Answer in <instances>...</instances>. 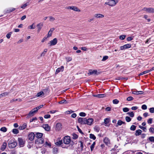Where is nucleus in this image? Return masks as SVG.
I'll list each match as a JSON object with an SVG mask.
<instances>
[{"label": "nucleus", "instance_id": "f257e3e1", "mask_svg": "<svg viewBox=\"0 0 154 154\" xmlns=\"http://www.w3.org/2000/svg\"><path fill=\"white\" fill-rule=\"evenodd\" d=\"M8 146L10 148H13L17 145V143L16 142L14 141V139H11L8 140Z\"/></svg>", "mask_w": 154, "mask_h": 154}, {"label": "nucleus", "instance_id": "f03ea898", "mask_svg": "<svg viewBox=\"0 0 154 154\" xmlns=\"http://www.w3.org/2000/svg\"><path fill=\"white\" fill-rule=\"evenodd\" d=\"M118 2V0H110L108 2H106L105 4L112 7L115 6Z\"/></svg>", "mask_w": 154, "mask_h": 154}, {"label": "nucleus", "instance_id": "7ed1b4c3", "mask_svg": "<svg viewBox=\"0 0 154 154\" xmlns=\"http://www.w3.org/2000/svg\"><path fill=\"white\" fill-rule=\"evenodd\" d=\"M70 137L69 136H67L64 137L63 140V142L64 144H68L70 143Z\"/></svg>", "mask_w": 154, "mask_h": 154}, {"label": "nucleus", "instance_id": "20e7f679", "mask_svg": "<svg viewBox=\"0 0 154 154\" xmlns=\"http://www.w3.org/2000/svg\"><path fill=\"white\" fill-rule=\"evenodd\" d=\"M86 118L80 117L78 119V122L82 125L86 124Z\"/></svg>", "mask_w": 154, "mask_h": 154}, {"label": "nucleus", "instance_id": "39448f33", "mask_svg": "<svg viewBox=\"0 0 154 154\" xmlns=\"http://www.w3.org/2000/svg\"><path fill=\"white\" fill-rule=\"evenodd\" d=\"M100 74V72H98L97 70H93V69H89V73L88 74L89 75L95 74L98 75Z\"/></svg>", "mask_w": 154, "mask_h": 154}, {"label": "nucleus", "instance_id": "423d86ee", "mask_svg": "<svg viewBox=\"0 0 154 154\" xmlns=\"http://www.w3.org/2000/svg\"><path fill=\"white\" fill-rule=\"evenodd\" d=\"M57 38H55L53 40L50 41V42L48 43L49 46H51L52 45H54L57 44Z\"/></svg>", "mask_w": 154, "mask_h": 154}, {"label": "nucleus", "instance_id": "0eeeda50", "mask_svg": "<svg viewBox=\"0 0 154 154\" xmlns=\"http://www.w3.org/2000/svg\"><path fill=\"white\" fill-rule=\"evenodd\" d=\"M67 9H70L76 11L80 12L81 10L79 9L78 8L75 6H68L66 8Z\"/></svg>", "mask_w": 154, "mask_h": 154}, {"label": "nucleus", "instance_id": "6e6552de", "mask_svg": "<svg viewBox=\"0 0 154 154\" xmlns=\"http://www.w3.org/2000/svg\"><path fill=\"white\" fill-rule=\"evenodd\" d=\"M18 141L19 142V145L20 147H22L24 146L25 141L23 140L21 138H18Z\"/></svg>", "mask_w": 154, "mask_h": 154}, {"label": "nucleus", "instance_id": "1a4fd4ad", "mask_svg": "<svg viewBox=\"0 0 154 154\" xmlns=\"http://www.w3.org/2000/svg\"><path fill=\"white\" fill-rule=\"evenodd\" d=\"M62 128V125L60 123H57L55 127V130L57 131H59Z\"/></svg>", "mask_w": 154, "mask_h": 154}, {"label": "nucleus", "instance_id": "9d476101", "mask_svg": "<svg viewBox=\"0 0 154 154\" xmlns=\"http://www.w3.org/2000/svg\"><path fill=\"white\" fill-rule=\"evenodd\" d=\"M37 112L36 110L35 109V108L33 109L31 111H30L29 113L28 114L27 117L29 118L30 117L34 115L35 113Z\"/></svg>", "mask_w": 154, "mask_h": 154}, {"label": "nucleus", "instance_id": "9b49d317", "mask_svg": "<svg viewBox=\"0 0 154 154\" xmlns=\"http://www.w3.org/2000/svg\"><path fill=\"white\" fill-rule=\"evenodd\" d=\"M131 47V45L130 44H128L120 47V49L121 50H125L126 49L130 48Z\"/></svg>", "mask_w": 154, "mask_h": 154}, {"label": "nucleus", "instance_id": "f8f14e48", "mask_svg": "<svg viewBox=\"0 0 154 154\" xmlns=\"http://www.w3.org/2000/svg\"><path fill=\"white\" fill-rule=\"evenodd\" d=\"M44 141L43 139L42 138H37L35 141V144H40V143H44Z\"/></svg>", "mask_w": 154, "mask_h": 154}, {"label": "nucleus", "instance_id": "ddd939ff", "mask_svg": "<svg viewBox=\"0 0 154 154\" xmlns=\"http://www.w3.org/2000/svg\"><path fill=\"white\" fill-rule=\"evenodd\" d=\"M35 135L33 132H31L29 133L28 136L29 139L30 141H32L33 140L35 137Z\"/></svg>", "mask_w": 154, "mask_h": 154}, {"label": "nucleus", "instance_id": "4468645a", "mask_svg": "<svg viewBox=\"0 0 154 154\" xmlns=\"http://www.w3.org/2000/svg\"><path fill=\"white\" fill-rule=\"evenodd\" d=\"M103 142L107 146L110 144V140L108 137H105L103 140Z\"/></svg>", "mask_w": 154, "mask_h": 154}, {"label": "nucleus", "instance_id": "2eb2a0df", "mask_svg": "<svg viewBox=\"0 0 154 154\" xmlns=\"http://www.w3.org/2000/svg\"><path fill=\"white\" fill-rule=\"evenodd\" d=\"M42 127L46 131H49L50 130V127L47 124L43 125Z\"/></svg>", "mask_w": 154, "mask_h": 154}, {"label": "nucleus", "instance_id": "dca6fc26", "mask_svg": "<svg viewBox=\"0 0 154 154\" xmlns=\"http://www.w3.org/2000/svg\"><path fill=\"white\" fill-rule=\"evenodd\" d=\"M86 124H87L88 125H91L93 121V119L91 118H89L88 119H87L86 118Z\"/></svg>", "mask_w": 154, "mask_h": 154}, {"label": "nucleus", "instance_id": "f3484780", "mask_svg": "<svg viewBox=\"0 0 154 154\" xmlns=\"http://www.w3.org/2000/svg\"><path fill=\"white\" fill-rule=\"evenodd\" d=\"M64 70V67L63 66H61L60 67L58 68L56 70L55 74H57L60 72H63Z\"/></svg>", "mask_w": 154, "mask_h": 154}, {"label": "nucleus", "instance_id": "a211bd4d", "mask_svg": "<svg viewBox=\"0 0 154 154\" xmlns=\"http://www.w3.org/2000/svg\"><path fill=\"white\" fill-rule=\"evenodd\" d=\"M43 26V23H40L37 25L38 27V32H39L41 30L42 26Z\"/></svg>", "mask_w": 154, "mask_h": 154}, {"label": "nucleus", "instance_id": "6ab92c4d", "mask_svg": "<svg viewBox=\"0 0 154 154\" xmlns=\"http://www.w3.org/2000/svg\"><path fill=\"white\" fill-rule=\"evenodd\" d=\"M94 16L97 18H100L103 17H104V15L102 14H96L94 15Z\"/></svg>", "mask_w": 154, "mask_h": 154}, {"label": "nucleus", "instance_id": "aec40b11", "mask_svg": "<svg viewBox=\"0 0 154 154\" xmlns=\"http://www.w3.org/2000/svg\"><path fill=\"white\" fill-rule=\"evenodd\" d=\"M27 124L26 123H24L22 126H20L19 127V128L20 130H23L26 127Z\"/></svg>", "mask_w": 154, "mask_h": 154}, {"label": "nucleus", "instance_id": "412c9836", "mask_svg": "<svg viewBox=\"0 0 154 154\" xmlns=\"http://www.w3.org/2000/svg\"><path fill=\"white\" fill-rule=\"evenodd\" d=\"M7 146V144L5 142H4L1 146V149L2 150H4L6 148Z\"/></svg>", "mask_w": 154, "mask_h": 154}, {"label": "nucleus", "instance_id": "4be33fe9", "mask_svg": "<svg viewBox=\"0 0 154 154\" xmlns=\"http://www.w3.org/2000/svg\"><path fill=\"white\" fill-rule=\"evenodd\" d=\"M142 131L140 129H139L138 130H137L136 131L135 133V134L136 136H139L140 134H141Z\"/></svg>", "mask_w": 154, "mask_h": 154}, {"label": "nucleus", "instance_id": "5701e85b", "mask_svg": "<svg viewBox=\"0 0 154 154\" xmlns=\"http://www.w3.org/2000/svg\"><path fill=\"white\" fill-rule=\"evenodd\" d=\"M43 135V134L40 133H37L35 134V137L37 138H42Z\"/></svg>", "mask_w": 154, "mask_h": 154}, {"label": "nucleus", "instance_id": "b1692460", "mask_svg": "<svg viewBox=\"0 0 154 154\" xmlns=\"http://www.w3.org/2000/svg\"><path fill=\"white\" fill-rule=\"evenodd\" d=\"M9 93L8 92H5L0 94V98L3 97H5L8 95Z\"/></svg>", "mask_w": 154, "mask_h": 154}, {"label": "nucleus", "instance_id": "393cba45", "mask_svg": "<svg viewBox=\"0 0 154 154\" xmlns=\"http://www.w3.org/2000/svg\"><path fill=\"white\" fill-rule=\"evenodd\" d=\"M15 10V8H10L9 10H8L5 11L6 13H10L11 12Z\"/></svg>", "mask_w": 154, "mask_h": 154}, {"label": "nucleus", "instance_id": "a878e982", "mask_svg": "<svg viewBox=\"0 0 154 154\" xmlns=\"http://www.w3.org/2000/svg\"><path fill=\"white\" fill-rule=\"evenodd\" d=\"M58 152V149L57 147H54L53 149V152L54 154L57 153Z\"/></svg>", "mask_w": 154, "mask_h": 154}, {"label": "nucleus", "instance_id": "bb28decb", "mask_svg": "<svg viewBox=\"0 0 154 154\" xmlns=\"http://www.w3.org/2000/svg\"><path fill=\"white\" fill-rule=\"evenodd\" d=\"M147 12L149 13H154V9L152 8H148Z\"/></svg>", "mask_w": 154, "mask_h": 154}, {"label": "nucleus", "instance_id": "cd10ccee", "mask_svg": "<svg viewBox=\"0 0 154 154\" xmlns=\"http://www.w3.org/2000/svg\"><path fill=\"white\" fill-rule=\"evenodd\" d=\"M59 104H67L68 103V102L66 100H61L59 102Z\"/></svg>", "mask_w": 154, "mask_h": 154}, {"label": "nucleus", "instance_id": "c85d7f7f", "mask_svg": "<svg viewBox=\"0 0 154 154\" xmlns=\"http://www.w3.org/2000/svg\"><path fill=\"white\" fill-rule=\"evenodd\" d=\"M12 132L14 134H16L18 133L19 131L17 129L15 128L13 129Z\"/></svg>", "mask_w": 154, "mask_h": 154}, {"label": "nucleus", "instance_id": "c756f323", "mask_svg": "<svg viewBox=\"0 0 154 154\" xmlns=\"http://www.w3.org/2000/svg\"><path fill=\"white\" fill-rule=\"evenodd\" d=\"M122 124V121L119 120L118 121L117 125L116 126V127H118V125H121Z\"/></svg>", "mask_w": 154, "mask_h": 154}, {"label": "nucleus", "instance_id": "7c9ffc66", "mask_svg": "<svg viewBox=\"0 0 154 154\" xmlns=\"http://www.w3.org/2000/svg\"><path fill=\"white\" fill-rule=\"evenodd\" d=\"M90 138L91 139H92L94 140H95L96 139V137L95 135L92 134H90Z\"/></svg>", "mask_w": 154, "mask_h": 154}, {"label": "nucleus", "instance_id": "2f4dec72", "mask_svg": "<svg viewBox=\"0 0 154 154\" xmlns=\"http://www.w3.org/2000/svg\"><path fill=\"white\" fill-rule=\"evenodd\" d=\"M47 51L48 50L47 49H45L44 50L43 52L41 54V57L44 56L45 53L47 52Z\"/></svg>", "mask_w": 154, "mask_h": 154}, {"label": "nucleus", "instance_id": "473e14b6", "mask_svg": "<svg viewBox=\"0 0 154 154\" xmlns=\"http://www.w3.org/2000/svg\"><path fill=\"white\" fill-rule=\"evenodd\" d=\"M62 143H63L62 140H61L59 141H57V142H56L55 143L56 145L57 146H60V145H61Z\"/></svg>", "mask_w": 154, "mask_h": 154}, {"label": "nucleus", "instance_id": "72a5a7b5", "mask_svg": "<svg viewBox=\"0 0 154 154\" xmlns=\"http://www.w3.org/2000/svg\"><path fill=\"white\" fill-rule=\"evenodd\" d=\"M0 131L3 132H5L7 131V128L5 127H2L0 129Z\"/></svg>", "mask_w": 154, "mask_h": 154}, {"label": "nucleus", "instance_id": "f704fd0d", "mask_svg": "<svg viewBox=\"0 0 154 154\" xmlns=\"http://www.w3.org/2000/svg\"><path fill=\"white\" fill-rule=\"evenodd\" d=\"M95 145V142H94L93 143V144L91 145V146H90V149H91V151H92L94 147V146Z\"/></svg>", "mask_w": 154, "mask_h": 154}, {"label": "nucleus", "instance_id": "c9c22d12", "mask_svg": "<svg viewBox=\"0 0 154 154\" xmlns=\"http://www.w3.org/2000/svg\"><path fill=\"white\" fill-rule=\"evenodd\" d=\"M136 126L132 125L131 126L130 128V130L133 131H135L136 129Z\"/></svg>", "mask_w": 154, "mask_h": 154}, {"label": "nucleus", "instance_id": "e433bc0d", "mask_svg": "<svg viewBox=\"0 0 154 154\" xmlns=\"http://www.w3.org/2000/svg\"><path fill=\"white\" fill-rule=\"evenodd\" d=\"M130 117H133L134 116V114L133 112H128L127 113Z\"/></svg>", "mask_w": 154, "mask_h": 154}, {"label": "nucleus", "instance_id": "4c0bfd02", "mask_svg": "<svg viewBox=\"0 0 154 154\" xmlns=\"http://www.w3.org/2000/svg\"><path fill=\"white\" fill-rule=\"evenodd\" d=\"M126 37L125 35H122L119 36V38L121 40H123Z\"/></svg>", "mask_w": 154, "mask_h": 154}, {"label": "nucleus", "instance_id": "58836bf2", "mask_svg": "<svg viewBox=\"0 0 154 154\" xmlns=\"http://www.w3.org/2000/svg\"><path fill=\"white\" fill-rule=\"evenodd\" d=\"M139 128L142 129L144 131L146 132V127H143L141 125L139 126Z\"/></svg>", "mask_w": 154, "mask_h": 154}, {"label": "nucleus", "instance_id": "ea45409f", "mask_svg": "<svg viewBox=\"0 0 154 154\" xmlns=\"http://www.w3.org/2000/svg\"><path fill=\"white\" fill-rule=\"evenodd\" d=\"M109 119L108 118H106L104 119V122L105 124H107L109 123Z\"/></svg>", "mask_w": 154, "mask_h": 154}, {"label": "nucleus", "instance_id": "a19ab883", "mask_svg": "<svg viewBox=\"0 0 154 154\" xmlns=\"http://www.w3.org/2000/svg\"><path fill=\"white\" fill-rule=\"evenodd\" d=\"M44 94V92L43 91H41L39 92L38 93L37 95L36 96L38 97H41V96L43 95Z\"/></svg>", "mask_w": 154, "mask_h": 154}, {"label": "nucleus", "instance_id": "79ce46f5", "mask_svg": "<svg viewBox=\"0 0 154 154\" xmlns=\"http://www.w3.org/2000/svg\"><path fill=\"white\" fill-rule=\"evenodd\" d=\"M34 25V23H33L32 25L29 26L28 27V28L29 29H35V26H33V25Z\"/></svg>", "mask_w": 154, "mask_h": 154}, {"label": "nucleus", "instance_id": "37998d69", "mask_svg": "<svg viewBox=\"0 0 154 154\" xmlns=\"http://www.w3.org/2000/svg\"><path fill=\"white\" fill-rule=\"evenodd\" d=\"M149 131L150 132L154 133V128L151 127L149 129Z\"/></svg>", "mask_w": 154, "mask_h": 154}, {"label": "nucleus", "instance_id": "c03bdc74", "mask_svg": "<svg viewBox=\"0 0 154 154\" xmlns=\"http://www.w3.org/2000/svg\"><path fill=\"white\" fill-rule=\"evenodd\" d=\"M125 120L127 122H129L131 121V119L130 117L127 116L125 117Z\"/></svg>", "mask_w": 154, "mask_h": 154}, {"label": "nucleus", "instance_id": "a18cd8bd", "mask_svg": "<svg viewBox=\"0 0 154 154\" xmlns=\"http://www.w3.org/2000/svg\"><path fill=\"white\" fill-rule=\"evenodd\" d=\"M134 99L133 97L131 96L128 97L127 98V100L128 101H131Z\"/></svg>", "mask_w": 154, "mask_h": 154}, {"label": "nucleus", "instance_id": "49530a36", "mask_svg": "<svg viewBox=\"0 0 154 154\" xmlns=\"http://www.w3.org/2000/svg\"><path fill=\"white\" fill-rule=\"evenodd\" d=\"M112 101L114 104H117L119 103V101L116 99L113 100Z\"/></svg>", "mask_w": 154, "mask_h": 154}, {"label": "nucleus", "instance_id": "de8ad7c7", "mask_svg": "<svg viewBox=\"0 0 154 154\" xmlns=\"http://www.w3.org/2000/svg\"><path fill=\"white\" fill-rule=\"evenodd\" d=\"M43 105H42L40 106H38V107H36L34 108L36 110V111L37 112L38 110L40 108L43 107Z\"/></svg>", "mask_w": 154, "mask_h": 154}, {"label": "nucleus", "instance_id": "09e8293b", "mask_svg": "<svg viewBox=\"0 0 154 154\" xmlns=\"http://www.w3.org/2000/svg\"><path fill=\"white\" fill-rule=\"evenodd\" d=\"M149 72V70L144 71L139 74V75H142Z\"/></svg>", "mask_w": 154, "mask_h": 154}, {"label": "nucleus", "instance_id": "8fccbe9b", "mask_svg": "<svg viewBox=\"0 0 154 154\" xmlns=\"http://www.w3.org/2000/svg\"><path fill=\"white\" fill-rule=\"evenodd\" d=\"M72 136L73 137V138L74 139H76L78 137V136L75 133H73L72 134Z\"/></svg>", "mask_w": 154, "mask_h": 154}, {"label": "nucleus", "instance_id": "3c124183", "mask_svg": "<svg viewBox=\"0 0 154 154\" xmlns=\"http://www.w3.org/2000/svg\"><path fill=\"white\" fill-rule=\"evenodd\" d=\"M123 110L124 112H127L129 111V109L127 107H125L123 109Z\"/></svg>", "mask_w": 154, "mask_h": 154}, {"label": "nucleus", "instance_id": "603ef678", "mask_svg": "<svg viewBox=\"0 0 154 154\" xmlns=\"http://www.w3.org/2000/svg\"><path fill=\"white\" fill-rule=\"evenodd\" d=\"M79 115L80 116L82 117H85L86 116V114L85 113L83 112H81L79 113Z\"/></svg>", "mask_w": 154, "mask_h": 154}, {"label": "nucleus", "instance_id": "864d4df0", "mask_svg": "<svg viewBox=\"0 0 154 154\" xmlns=\"http://www.w3.org/2000/svg\"><path fill=\"white\" fill-rule=\"evenodd\" d=\"M105 95L104 94H98V98H102L104 97Z\"/></svg>", "mask_w": 154, "mask_h": 154}, {"label": "nucleus", "instance_id": "5fc2aeb1", "mask_svg": "<svg viewBox=\"0 0 154 154\" xmlns=\"http://www.w3.org/2000/svg\"><path fill=\"white\" fill-rule=\"evenodd\" d=\"M12 34V32H10L6 35V37L8 38H9Z\"/></svg>", "mask_w": 154, "mask_h": 154}, {"label": "nucleus", "instance_id": "6e6d98bb", "mask_svg": "<svg viewBox=\"0 0 154 154\" xmlns=\"http://www.w3.org/2000/svg\"><path fill=\"white\" fill-rule=\"evenodd\" d=\"M149 140L151 142H154V137H150L149 138Z\"/></svg>", "mask_w": 154, "mask_h": 154}, {"label": "nucleus", "instance_id": "4d7b16f0", "mask_svg": "<svg viewBox=\"0 0 154 154\" xmlns=\"http://www.w3.org/2000/svg\"><path fill=\"white\" fill-rule=\"evenodd\" d=\"M141 108L144 110L146 109L147 108V106L146 105H143L141 106Z\"/></svg>", "mask_w": 154, "mask_h": 154}, {"label": "nucleus", "instance_id": "13d9d810", "mask_svg": "<svg viewBox=\"0 0 154 154\" xmlns=\"http://www.w3.org/2000/svg\"><path fill=\"white\" fill-rule=\"evenodd\" d=\"M46 151V150L45 149H41V153L42 154H45Z\"/></svg>", "mask_w": 154, "mask_h": 154}, {"label": "nucleus", "instance_id": "bf43d9fd", "mask_svg": "<svg viewBox=\"0 0 154 154\" xmlns=\"http://www.w3.org/2000/svg\"><path fill=\"white\" fill-rule=\"evenodd\" d=\"M77 128L78 129V131L81 134H83V133L82 132L81 130L79 128V127L78 126H77Z\"/></svg>", "mask_w": 154, "mask_h": 154}, {"label": "nucleus", "instance_id": "052dcab7", "mask_svg": "<svg viewBox=\"0 0 154 154\" xmlns=\"http://www.w3.org/2000/svg\"><path fill=\"white\" fill-rule=\"evenodd\" d=\"M149 112L151 113H154V107L150 108L149 109Z\"/></svg>", "mask_w": 154, "mask_h": 154}, {"label": "nucleus", "instance_id": "680f3d73", "mask_svg": "<svg viewBox=\"0 0 154 154\" xmlns=\"http://www.w3.org/2000/svg\"><path fill=\"white\" fill-rule=\"evenodd\" d=\"M51 116L49 114L45 115L44 116V118L45 119H48Z\"/></svg>", "mask_w": 154, "mask_h": 154}, {"label": "nucleus", "instance_id": "e2e57ef3", "mask_svg": "<svg viewBox=\"0 0 154 154\" xmlns=\"http://www.w3.org/2000/svg\"><path fill=\"white\" fill-rule=\"evenodd\" d=\"M45 143L46 145L48 146L49 147H51V144L50 142L46 141Z\"/></svg>", "mask_w": 154, "mask_h": 154}, {"label": "nucleus", "instance_id": "0e129e2a", "mask_svg": "<svg viewBox=\"0 0 154 154\" xmlns=\"http://www.w3.org/2000/svg\"><path fill=\"white\" fill-rule=\"evenodd\" d=\"M108 58V57L107 56H104L103 57V58L102 60L103 61H105L106 60H107Z\"/></svg>", "mask_w": 154, "mask_h": 154}, {"label": "nucleus", "instance_id": "69168bd1", "mask_svg": "<svg viewBox=\"0 0 154 154\" xmlns=\"http://www.w3.org/2000/svg\"><path fill=\"white\" fill-rule=\"evenodd\" d=\"M94 129L95 131H96L97 132H98L99 131L100 129V128L99 127H95L94 128Z\"/></svg>", "mask_w": 154, "mask_h": 154}, {"label": "nucleus", "instance_id": "338daca9", "mask_svg": "<svg viewBox=\"0 0 154 154\" xmlns=\"http://www.w3.org/2000/svg\"><path fill=\"white\" fill-rule=\"evenodd\" d=\"M152 118H150L147 120V122L149 124H151L152 123Z\"/></svg>", "mask_w": 154, "mask_h": 154}, {"label": "nucleus", "instance_id": "774afa93", "mask_svg": "<svg viewBox=\"0 0 154 154\" xmlns=\"http://www.w3.org/2000/svg\"><path fill=\"white\" fill-rule=\"evenodd\" d=\"M51 35H52V33H51V31H49V32H48V33L47 35V37L48 38L50 37H51Z\"/></svg>", "mask_w": 154, "mask_h": 154}]
</instances>
